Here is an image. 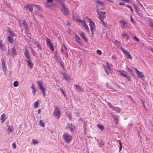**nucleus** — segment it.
<instances>
[{
	"mask_svg": "<svg viewBox=\"0 0 153 153\" xmlns=\"http://www.w3.org/2000/svg\"><path fill=\"white\" fill-rule=\"evenodd\" d=\"M33 143L34 144H37L38 143L37 141L36 140H33Z\"/></svg>",
	"mask_w": 153,
	"mask_h": 153,
	"instance_id": "nucleus-47",
	"label": "nucleus"
},
{
	"mask_svg": "<svg viewBox=\"0 0 153 153\" xmlns=\"http://www.w3.org/2000/svg\"><path fill=\"white\" fill-rule=\"evenodd\" d=\"M119 4L120 5H123L125 4V3L123 2H120L119 3Z\"/></svg>",
	"mask_w": 153,
	"mask_h": 153,
	"instance_id": "nucleus-55",
	"label": "nucleus"
},
{
	"mask_svg": "<svg viewBox=\"0 0 153 153\" xmlns=\"http://www.w3.org/2000/svg\"><path fill=\"white\" fill-rule=\"evenodd\" d=\"M25 56H26L27 57V58H29L28 52L27 51H25Z\"/></svg>",
	"mask_w": 153,
	"mask_h": 153,
	"instance_id": "nucleus-41",
	"label": "nucleus"
},
{
	"mask_svg": "<svg viewBox=\"0 0 153 153\" xmlns=\"http://www.w3.org/2000/svg\"><path fill=\"white\" fill-rule=\"evenodd\" d=\"M62 75L64 77L65 79L68 82H70L71 79L69 77V76L65 73H63Z\"/></svg>",
	"mask_w": 153,
	"mask_h": 153,
	"instance_id": "nucleus-12",
	"label": "nucleus"
},
{
	"mask_svg": "<svg viewBox=\"0 0 153 153\" xmlns=\"http://www.w3.org/2000/svg\"><path fill=\"white\" fill-rule=\"evenodd\" d=\"M111 65L108 62H105V64L104 65L105 70L107 75H108L109 74V71H110L111 70Z\"/></svg>",
	"mask_w": 153,
	"mask_h": 153,
	"instance_id": "nucleus-5",
	"label": "nucleus"
},
{
	"mask_svg": "<svg viewBox=\"0 0 153 153\" xmlns=\"http://www.w3.org/2000/svg\"><path fill=\"white\" fill-rule=\"evenodd\" d=\"M12 146L13 147L14 149H15L16 148V144L15 143H13L12 144Z\"/></svg>",
	"mask_w": 153,
	"mask_h": 153,
	"instance_id": "nucleus-46",
	"label": "nucleus"
},
{
	"mask_svg": "<svg viewBox=\"0 0 153 153\" xmlns=\"http://www.w3.org/2000/svg\"><path fill=\"white\" fill-rule=\"evenodd\" d=\"M80 35L85 41H86V39L85 37V34L82 32L80 33Z\"/></svg>",
	"mask_w": 153,
	"mask_h": 153,
	"instance_id": "nucleus-25",
	"label": "nucleus"
},
{
	"mask_svg": "<svg viewBox=\"0 0 153 153\" xmlns=\"http://www.w3.org/2000/svg\"><path fill=\"white\" fill-rule=\"evenodd\" d=\"M62 47L64 48V49H65V51L67 50V48L64 45H63Z\"/></svg>",
	"mask_w": 153,
	"mask_h": 153,
	"instance_id": "nucleus-53",
	"label": "nucleus"
},
{
	"mask_svg": "<svg viewBox=\"0 0 153 153\" xmlns=\"http://www.w3.org/2000/svg\"><path fill=\"white\" fill-rule=\"evenodd\" d=\"M104 18H101V19H100V20L101 21V22H102V25L104 26H105V24L104 21L102 19H103Z\"/></svg>",
	"mask_w": 153,
	"mask_h": 153,
	"instance_id": "nucleus-40",
	"label": "nucleus"
},
{
	"mask_svg": "<svg viewBox=\"0 0 153 153\" xmlns=\"http://www.w3.org/2000/svg\"><path fill=\"white\" fill-rule=\"evenodd\" d=\"M2 68L4 72H5L7 69V67L6 65L2 67Z\"/></svg>",
	"mask_w": 153,
	"mask_h": 153,
	"instance_id": "nucleus-38",
	"label": "nucleus"
},
{
	"mask_svg": "<svg viewBox=\"0 0 153 153\" xmlns=\"http://www.w3.org/2000/svg\"><path fill=\"white\" fill-rule=\"evenodd\" d=\"M5 65V63L4 61H2V65L1 66L2 67L4 66Z\"/></svg>",
	"mask_w": 153,
	"mask_h": 153,
	"instance_id": "nucleus-52",
	"label": "nucleus"
},
{
	"mask_svg": "<svg viewBox=\"0 0 153 153\" xmlns=\"http://www.w3.org/2000/svg\"><path fill=\"white\" fill-rule=\"evenodd\" d=\"M68 117H69V120H70V119H71V117H70V115H69V116H68Z\"/></svg>",
	"mask_w": 153,
	"mask_h": 153,
	"instance_id": "nucleus-62",
	"label": "nucleus"
},
{
	"mask_svg": "<svg viewBox=\"0 0 153 153\" xmlns=\"http://www.w3.org/2000/svg\"><path fill=\"white\" fill-rule=\"evenodd\" d=\"M46 42L47 44L48 45V46L52 45L50 39H47Z\"/></svg>",
	"mask_w": 153,
	"mask_h": 153,
	"instance_id": "nucleus-31",
	"label": "nucleus"
},
{
	"mask_svg": "<svg viewBox=\"0 0 153 153\" xmlns=\"http://www.w3.org/2000/svg\"><path fill=\"white\" fill-rule=\"evenodd\" d=\"M75 39L76 41L78 43L80 42V39L79 36L76 34L75 35Z\"/></svg>",
	"mask_w": 153,
	"mask_h": 153,
	"instance_id": "nucleus-21",
	"label": "nucleus"
},
{
	"mask_svg": "<svg viewBox=\"0 0 153 153\" xmlns=\"http://www.w3.org/2000/svg\"><path fill=\"white\" fill-rule=\"evenodd\" d=\"M81 24L83 27L86 30V31L88 32H89L88 27L87 25L86 24L85 21L83 20L81 23Z\"/></svg>",
	"mask_w": 153,
	"mask_h": 153,
	"instance_id": "nucleus-11",
	"label": "nucleus"
},
{
	"mask_svg": "<svg viewBox=\"0 0 153 153\" xmlns=\"http://www.w3.org/2000/svg\"><path fill=\"white\" fill-rule=\"evenodd\" d=\"M32 89V94H33V95H35V93L36 92V90L35 89V86L33 85H32L30 87Z\"/></svg>",
	"mask_w": 153,
	"mask_h": 153,
	"instance_id": "nucleus-17",
	"label": "nucleus"
},
{
	"mask_svg": "<svg viewBox=\"0 0 153 153\" xmlns=\"http://www.w3.org/2000/svg\"><path fill=\"white\" fill-rule=\"evenodd\" d=\"M13 85L15 87H16L18 86V82L17 81H15L13 82Z\"/></svg>",
	"mask_w": 153,
	"mask_h": 153,
	"instance_id": "nucleus-36",
	"label": "nucleus"
},
{
	"mask_svg": "<svg viewBox=\"0 0 153 153\" xmlns=\"http://www.w3.org/2000/svg\"><path fill=\"white\" fill-rule=\"evenodd\" d=\"M127 7H128V8H129V9H130V10H131V12L132 13H133V9H132V7H130V6H129V5H127Z\"/></svg>",
	"mask_w": 153,
	"mask_h": 153,
	"instance_id": "nucleus-43",
	"label": "nucleus"
},
{
	"mask_svg": "<svg viewBox=\"0 0 153 153\" xmlns=\"http://www.w3.org/2000/svg\"><path fill=\"white\" fill-rule=\"evenodd\" d=\"M75 20L76 21L78 22L80 24H81L82 23V22L83 21H82V20H81L80 19H79L78 18H76V19H75Z\"/></svg>",
	"mask_w": 153,
	"mask_h": 153,
	"instance_id": "nucleus-30",
	"label": "nucleus"
},
{
	"mask_svg": "<svg viewBox=\"0 0 153 153\" xmlns=\"http://www.w3.org/2000/svg\"><path fill=\"white\" fill-rule=\"evenodd\" d=\"M40 111H41V109H39L38 111V113L39 114H40Z\"/></svg>",
	"mask_w": 153,
	"mask_h": 153,
	"instance_id": "nucleus-60",
	"label": "nucleus"
},
{
	"mask_svg": "<svg viewBox=\"0 0 153 153\" xmlns=\"http://www.w3.org/2000/svg\"><path fill=\"white\" fill-rule=\"evenodd\" d=\"M49 47L51 51H54V48L53 46H52V45H51L50 46H49Z\"/></svg>",
	"mask_w": 153,
	"mask_h": 153,
	"instance_id": "nucleus-39",
	"label": "nucleus"
},
{
	"mask_svg": "<svg viewBox=\"0 0 153 153\" xmlns=\"http://www.w3.org/2000/svg\"><path fill=\"white\" fill-rule=\"evenodd\" d=\"M34 43L35 44L36 46H37L38 48H39L40 50H42V48L41 46L39 43L37 41H34Z\"/></svg>",
	"mask_w": 153,
	"mask_h": 153,
	"instance_id": "nucleus-20",
	"label": "nucleus"
},
{
	"mask_svg": "<svg viewBox=\"0 0 153 153\" xmlns=\"http://www.w3.org/2000/svg\"><path fill=\"white\" fill-rule=\"evenodd\" d=\"M121 50L123 53L127 56H126V57L128 58V59H132V57L130 56V53L128 51L124 49L123 48H121Z\"/></svg>",
	"mask_w": 153,
	"mask_h": 153,
	"instance_id": "nucleus-9",
	"label": "nucleus"
},
{
	"mask_svg": "<svg viewBox=\"0 0 153 153\" xmlns=\"http://www.w3.org/2000/svg\"><path fill=\"white\" fill-rule=\"evenodd\" d=\"M74 87H75L79 91L81 90V88L79 85L76 84H74Z\"/></svg>",
	"mask_w": 153,
	"mask_h": 153,
	"instance_id": "nucleus-35",
	"label": "nucleus"
},
{
	"mask_svg": "<svg viewBox=\"0 0 153 153\" xmlns=\"http://www.w3.org/2000/svg\"><path fill=\"white\" fill-rule=\"evenodd\" d=\"M107 104L109 107L111 108V109H112L113 108V107H114L112 105H111L110 103L109 102H108L107 103Z\"/></svg>",
	"mask_w": 153,
	"mask_h": 153,
	"instance_id": "nucleus-45",
	"label": "nucleus"
},
{
	"mask_svg": "<svg viewBox=\"0 0 153 153\" xmlns=\"http://www.w3.org/2000/svg\"><path fill=\"white\" fill-rule=\"evenodd\" d=\"M143 106H144V108H145V105H144V104L143 103Z\"/></svg>",
	"mask_w": 153,
	"mask_h": 153,
	"instance_id": "nucleus-61",
	"label": "nucleus"
},
{
	"mask_svg": "<svg viewBox=\"0 0 153 153\" xmlns=\"http://www.w3.org/2000/svg\"><path fill=\"white\" fill-rule=\"evenodd\" d=\"M37 85L39 86L40 89L43 88L42 87V83L39 82H38L37 83Z\"/></svg>",
	"mask_w": 153,
	"mask_h": 153,
	"instance_id": "nucleus-32",
	"label": "nucleus"
},
{
	"mask_svg": "<svg viewBox=\"0 0 153 153\" xmlns=\"http://www.w3.org/2000/svg\"><path fill=\"white\" fill-rule=\"evenodd\" d=\"M28 67L31 68L33 66V64L31 62V61L30 60H28L27 61Z\"/></svg>",
	"mask_w": 153,
	"mask_h": 153,
	"instance_id": "nucleus-18",
	"label": "nucleus"
},
{
	"mask_svg": "<svg viewBox=\"0 0 153 153\" xmlns=\"http://www.w3.org/2000/svg\"><path fill=\"white\" fill-rule=\"evenodd\" d=\"M61 111L60 109L57 107H55L54 108L53 114L56 118H59L60 116Z\"/></svg>",
	"mask_w": 153,
	"mask_h": 153,
	"instance_id": "nucleus-2",
	"label": "nucleus"
},
{
	"mask_svg": "<svg viewBox=\"0 0 153 153\" xmlns=\"http://www.w3.org/2000/svg\"><path fill=\"white\" fill-rule=\"evenodd\" d=\"M60 65H61V67H62V68H63V65L62 64V63H60Z\"/></svg>",
	"mask_w": 153,
	"mask_h": 153,
	"instance_id": "nucleus-57",
	"label": "nucleus"
},
{
	"mask_svg": "<svg viewBox=\"0 0 153 153\" xmlns=\"http://www.w3.org/2000/svg\"><path fill=\"white\" fill-rule=\"evenodd\" d=\"M39 125L41 126L44 127L45 126V124L42 121V120H40L39 122Z\"/></svg>",
	"mask_w": 153,
	"mask_h": 153,
	"instance_id": "nucleus-34",
	"label": "nucleus"
},
{
	"mask_svg": "<svg viewBox=\"0 0 153 153\" xmlns=\"http://www.w3.org/2000/svg\"><path fill=\"white\" fill-rule=\"evenodd\" d=\"M62 6L61 11L62 13L65 15H67L69 12L67 6L65 4V1L63 0H57Z\"/></svg>",
	"mask_w": 153,
	"mask_h": 153,
	"instance_id": "nucleus-1",
	"label": "nucleus"
},
{
	"mask_svg": "<svg viewBox=\"0 0 153 153\" xmlns=\"http://www.w3.org/2000/svg\"><path fill=\"white\" fill-rule=\"evenodd\" d=\"M7 40L10 43H12L13 42V39L12 38H11L10 36H8L7 37Z\"/></svg>",
	"mask_w": 153,
	"mask_h": 153,
	"instance_id": "nucleus-22",
	"label": "nucleus"
},
{
	"mask_svg": "<svg viewBox=\"0 0 153 153\" xmlns=\"http://www.w3.org/2000/svg\"><path fill=\"white\" fill-rule=\"evenodd\" d=\"M122 1L128 3H129V0H122Z\"/></svg>",
	"mask_w": 153,
	"mask_h": 153,
	"instance_id": "nucleus-50",
	"label": "nucleus"
},
{
	"mask_svg": "<svg viewBox=\"0 0 153 153\" xmlns=\"http://www.w3.org/2000/svg\"><path fill=\"white\" fill-rule=\"evenodd\" d=\"M46 6L47 7H50V6L49 5H48V4H46Z\"/></svg>",
	"mask_w": 153,
	"mask_h": 153,
	"instance_id": "nucleus-58",
	"label": "nucleus"
},
{
	"mask_svg": "<svg viewBox=\"0 0 153 153\" xmlns=\"http://www.w3.org/2000/svg\"><path fill=\"white\" fill-rule=\"evenodd\" d=\"M113 110L117 111V112H119L120 111V109L118 107H113L112 109Z\"/></svg>",
	"mask_w": 153,
	"mask_h": 153,
	"instance_id": "nucleus-23",
	"label": "nucleus"
},
{
	"mask_svg": "<svg viewBox=\"0 0 153 153\" xmlns=\"http://www.w3.org/2000/svg\"><path fill=\"white\" fill-rule=\"evenodd\" d=\"M87 18L89 21V25L90 27L91 31L92 34H93L94 30L95 27L94 23L91 19L88 18Z\"/></svg>",
	"mask_w": 153,
	"mask_h": 153,
	"instance_id": "nucleus-6",
	"label": "nucleus"
},
{
	"mask_svg": "<svg viewBox=\"0 0 153 153\" xmlns=\"http://www.w3.org/2000/svg\"><path fill=\"white\" fill-rule=\"evenodd\" d=\"M41 90V91H42V94H43V95L44 96H45V95H46V93L45 92V89L44 88H41L40 89Z\"/></svg>",
	"mask_w": 153,
	"mask_h": 153,
	"instance_id": "nucleus-29",
	"label": "nucleus"
},
{
	"mask_svg": "<svg viewBox=\"0 0 153 153\" xmlns=\"http://www.w3.org/2000/svg\"><path fill=\"white\" fill-rule=\"evenodd\" d=\"M97 54L99 55H101L102 54L101 51L99 50H97Z\"/></svg>",
	"mask_w": 153,
	"mask_h": 153,
	"instance_id": "nucleus-44",
	"label": "nucleus"
},
{
	"mask_svg": "<svg viewBox=\"0 0 153 153\" xmlns=\"http://www.w3.org/2000/svg\"><path fill=\"white\" fill-rule=\"evenodd\" d=\"M130 19H131V21L132 23H134V22L133 20V19L132 18V16H130Z\"/></svg>",
	"mask_w": 153,
	"mask_h": 153,
	"instance_id": "nucleus-51",
	"label": "nucleus"
},
{
	"mask_svg": "<svg viewBox=\"0 0 153 153\" xmlns=\"http://www.w3.org/2000/svg\"><path fill=\"white\" fill-rule=\"evenodd\" d=\"M98 3L101 6H103L104 5V4L102 1H98Z\"/></svg>",
	"mask_w": 153,
	"mask_h": 153,
	"instance_id": "nucleus-48",
	"label": "nucleus"
},
{
	"mask_svg": "<svg viewBox=\"0 0 153 153\" xmlns=\"http://www.w3.org/2000/svg\"><path fill=\"white\" fill-rule=\"evenodd\" d=\"M11 51L13 55H16V49L14 47H13L11 49Z\"/></svg>",
	"mask_w": 153,
	"mask_h": 153,
	"instance_id": "nucleus-27",
	"label": "nucleus"
},
{
	"mask_svg": "<svg viewBox=\"0 0 153 153\" xmlns=\"http://www.w3.org/2000/svg\"><path fill=\"white\" fill-rule=\"evenodd\" d=\"M8 32L9 33V34L10 36H15L16 35L11 31V30L10 28H9L8 30Z\"/></svg>",
	"mask_w": 153,
	"mask_h": 153,
	"instance_id": "nucleus-19",
	"label": "nucleus"
},
{
	"mask_svg": "<svg viewBox=\"0 0 153 153\" xmlns=\"http://www.w3.org/2000/svg\"><path fill=\"white\" fill-rule=\"evenodd\" d=\"M151 51L153 53V49H151Z\"/></svg>",
	"mask_w": 153,
	"mask_h": 153,
	"instance_id": "nucleus-63",
	"label": "nucleus"
},
{
	"mask_svg": "<svg viewBox=\"0 0 153 153\" xmlns=\"http://www.w3.org/2000/svg\"><path fill=\"white\" fill-rule=\"evenodd\" d=\"M119 22L120 24V25L122 29H127V28H128L127 25H126L127 23V22L123 20H121L119 21Z\"/></svg>",
	"mask_w": 153,
	"mask_h": 153,
	"instance_id": "nucleus-7",
	"label": "nucleus"
},
{
	"mask_svg": "<svg viewBox=\"0 0 153 153\" xmlns=\"http://www.w3.org/2000/svg\"><path fill=\"white\" fill-rule=\"evenodd\" d=\"M53 0H47L48 2L51 3L53 1Z\"/></svg>",
	"mask_w": 153,
	"mask_h": 153,
	"instance_id": "nucleus-54",
	"label": "nucleus"
},
{
	"mask_svg": "<svg viewBox=\"0 0 153 153\" xmlns=\"http://www.w3.org/2000/svg\"><path fill=\"white\" fill-rule=\"evenodd\" d=\"M61 91H62V93L64 94V95H65V93L62 90V89H61Z\"/></svg>",
	"mask_w": 153,
	"mask_h": 153,
	"instance_id": "nucleus-59",
	"label": "nucleus"
},
{
	"mask_svg": "<svg viewBox=\"0 0 153 153\" xmlns=\"http://www.w3.org/2000/svg\"><path fill=\"white\" fill-rule=\"evenodd\" d=\"M0 119L2 123H4L6 120V115L4 113L1 115Z\"/></svg>",
	"mask_w": 153,
	"mask_h": 153,
	"instance_id": "nucleus-14",
	"label": "nucleus"
},
{
	"mask_svg": "<svg viewBox=\"0 0 153 153\" xmlns=\"http://www.w3.org/2000/svg\"><path fill=\"white\" fill-rule=\"evenodd\" d=\"M0 47L1 50H4V45L2 44V41L1 40L0 41Z\"/></svg>",
	"mask_w": 153,
	"mask_h": 153,
	"instance_id": "nucleus-26",
	"label": "nucleus"
},
{
	"mask_svg": "<svg viewBox=\"0 0 153 153\" xmlns=\"http://www.w3.org/2000/svg\"><path fill=\"white\" fill-rule=\"evenodd\" d=\"M111 58L112 59H115V60H116L117 59L115 57H114V56H112Z\"/></svg>",
	"mask_w": 153,
	"mask_h": 153,
	"instance_id": "nucleus-56",
	"label": "nucleus"
},
{
	"mask_svg": "<svg viewBox=\"0 0 153 153\" xmlns=\"http://www.w3.org/2000/svg\"><path fill=\"white\" fill-rule=\"evenodd\" d=\"M117 71L122 76L126 78L128 80H130V77L128 75L127 72L122 70H118Z\"/></svg>",
	"mask_w": 153,
	"mask_h": 153,
	"instance_id": "nucleus-4",
	"label": "nucleus"
},
{
	"mask_svg": "<svg viewBox=\"0 0 153 153\" xmlns=\"http://www.w3.org/2000/svg\"><path fill=\"white\" fill-rule=\"evenodd\" d=\"M122 36L124 39H125L126 41L128 40V36L126 33L124 32L122 34Z\"/></svg>",
	"mask_w": 153,
	"mask_h": 153,
	"instance_id": "nucleus-15",
	"label": "nucleus"
},
{
	"mask_svg": "<svg viewBox=\"0 0 153 153\" xmlns=\"http://www.w3.org/2000/svg\"><path fill=\"white\" fill-rule=\"evenodd\" d=\"M119 144L120 145L119 152H120L122 149V146L121 143V142L120 141H119Z\"/></svg>",
	"mask_w": 153,
	"mask_h": 153,
	"instance_id": "nucleus-37",
	"label": "nucleus"
},
{
	"mask_svg": "<svg viewBox=\"0 0 153 153\" xmlns=\"http://www.w3.org/2000/svg\"><path fill=\"white\" fill-rule=\"evenodd\" d=\"M133 69L135 70L137 75L139 78L142 79L143 77V75L142 72L138 70L135 68H134Z\"/></svg>",
	"mask_w": 153,
	"mask_h": 153,
	"instance_id": "nucleus-10",
	"label": "nucleus"
},
{
	"mask_svg": "<svg viewBox=\"0 0 153 153\" xmlns=\"http://www.w3.org/2000/svg\"><path fill=\"white\" fill-rule=\"evenodd\" d=\"M97 12L99 15L100 19H101V18H104V15L106 14V12L105 11H101L100 9H97Z\"/></svg>",
	"mask_w": 153,
	"mask_h": 153,
	"instance_id": "nucleus-8",
	"label": "nucleus"
},
{
	"mask_svg": "<svg viewBox=\"0 0 153 153\" xmlns=\"http://www.w3.org/2000/svg\"><path fill=\"white\" fill-rule=\"evenodd\" d=\"M66 128L70 129L71 131H72L75 129V127L72 124H68L66 127Z\"/></svg>",
	"mask_w": 153,
	"mask_h": 153,
	"instance_id": "nucleus-13",
	"label": "nucleus"
},
{
	"mask_svg": "<svg viewBox=\"0 0 153 153\" xmlns=\"http://www.w3.org/2000/svg\"><path fill=\"white\" fill-rule=\"evenodd\" d=\"M8 130L10 132H11L13 131V128L12 127H11L9 126L8 127Z\"/></svg>",
	"mask_w": 153,
	"mask_h": 153,
	"instance_id": "nucleus-42",
	"label": "nucleus"
},
{
	"mask_svg": "<svg viewBox=\"0 0 153 153\" xmlns=\"http://www.w3.org/2000/svg\"><path fill=\"white\" fill-rule=\"evenodd\" d=\"M62 49H62V51H63Z\"/></svg>",
	"mask_w": 153,
	"mask_h": 153,
	"instance_id": "nucleus-64",
	"label": "nucleus"
},
{
	"mask_svg": "<svg viewBox=\"0 0 153 153\" xmlns=\"http://www.w3.org/2000/svg\"><path fill=\"white\" fill-rule=\"evenodd\" d=\"M25 7L27 9H29V10L31 12H32L33 10V7L31 5L28 4H27Z\"/></svg>",
	"mask_w": 153,
	"mask_h": 153,
	"instance_id": "nucleus-16",
	"label": "nucleus"
},
{
	"mask_svg": "<svg viewBox=\"0 0 153 153\" xmlns=\"http://www.w3.org/2000/svg\"><path fill=\"white\" fill-rule=\"evenodd\" d=\"M97 127L102 131L104 129L103 126L100 124H98L97 125Z\"/></svg>",
	"mask_w": 153,
	"mask_h": 153,
	"instance_id": "nucleus-24",
	"label": "nucleus"
},
{
	"mask_svg": "<svg viewBox=\"0 0 153 153\" xmlns=\"http://www.w3.org/2000/svg\"><path fill=\"white\" fill-rule=\"evenodd\" d=\"M134 38L138 42H139V41L138 38L136 36L134 37Z\"/></svg>",
	"mask_w": 153,
	"mask_h": 153,
	"instance_id": "nucleus-49",
	"label": "nucleus"
},
{
	"mask_svg": "<svg viewBox=\"0 0 153 153\" xmlns=\"http://www.w3.org/2000/svg\"><path fill=\"white\" fill-rule=\"evenodd\" d=\"M39 106V102L38 100L36 101L34 103V108H36Z\"/></svg>",
	"mask_w": 153,
	"mask_h": 153,
	"instance_id": "nucleus-28",
	"label": "nucleus"
},
{
	"mask_svg": "<svg viewBox=\"0 0 153 153\" xmlns=\"http://www.w3.org/2000/svg\"><path fill=\"white\" fill-rule=\"evenodd\" d=\"M114 117L115 121V123L116 124H117L118 121V117L117 116L116 117Z\"/></svg>",
	"mask_w": 153,
	"mask_h": 153,
	"instance_id": "nucleus-33",
	"label": "nucleus"
},
{
	"mask_svg": "<svg viewBox=\"0 0 153 153\" xmlns=\"http://www.w3.org/2000/svg\"><path fill=\"white\" fill-rule=\"evenodd\" d=\"M62 138L67 143L70 142L72 139V136L69 134L66 133L63 134Z\"/></svg>",
	"mask_w": 153,
	"mask_h": 153,
	"instance_id": "nucleus-3",
	"label": "nucleus"
}]
</instances>
